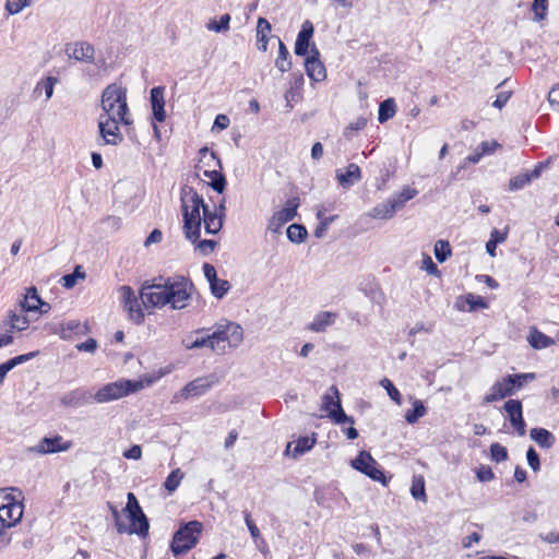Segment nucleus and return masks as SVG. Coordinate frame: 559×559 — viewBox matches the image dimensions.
<instances>
[{
  "instance_id": "f257e3e1",
  "label": "nucleus",
  "mask_w": 559,
  "mask_h": 559,
  "mask_svg": "<svg viewBox=\"0 0 559 559\" xmlns=\"http://www.w3.org/2000/svg\"><path fill=\"white\" fill-rule=\"evenodd\" d=\"M102 108L104 112L99 117L116 118L123 124H130L129 108L126 90L117 84L108 85L102 94Z\"/></svg>"
},
{
  "instance_id": "f03ea898",
  "label": "nucleus",
  "mask_w": 559,
  "mask_h": 559,
  "mask_svg": "<svg viewBox=\"0 0 559 559\" xmlns=\"http://www.w3.org/2000/svg\"><path fill=\"white\" fill-rule=\"evenodd\" d=\"M163 287L167 288L171 308L181 310L187 307L188 300L191 298L194 285L188 277L178 275L174 278H166L163 283Z\"/></svg>"
},
{
  "instance_id": "7ed1b4c3",
  "label": "nucleus",
  "mask_w": 559,
  "mask_h": 559,
  "mask_svg": "<svg viewBox=\"0 0 559 559\" xmlns=\"http://www.w3.org/2000/svg\"><path fill=\"white\" fill-rule=\"evenodd\" d=\"M202 531V524L199 521H190L182 524L174 534L170 549L175 556L187 554L192 549L199 539Z\"/></svg>"
},
{
  "instance_id": "20e7f679",
  "label": "nucleus",
  "mask_w": 559,
  "mask_h": 559,
  "mask_svg": "<svg viewBox=\"0 0 559 559\" xmlns=\"http://www.w3.org/2000/svg\"><path fill=\"white\" fill-rule=\"evenodd\" d=\"M140 390V380H118L116 382L107 383L94 394V401L97 403H108L129 394L135 393Z\"/></svg>"
},
{
  "instance_id": "39448f33",
  "label": "nucleus",
  "mask_w": 559,
  "mask_h": 559,
  "mask_svg": "<svg viewBox=\"0 0 559 559\" xmlns=\"http://www.w3.org/2000/svg\"><path fill=\"white\" fill-rule=\"evenodd\" d=\"M321 409L326 412L335 424H354V418L348 416L342 407L340 392L335 385H332L322 396Z\"/></svg>"
},
{
  "instance_id": "423d86ee",
  "label": "nucleus",
  "mask_w": 559,
  "mask_h": 559,
  "mask_svg": "<svg viewBox=\"0 0 559 559\" xmlns=\"http://www.w3.org/2000/svg\"><path fill=\"white\" fill-rule=\"evenodd\" d=\"M24 506L8 493H0V527L3 531L19 523L23 516Z\"/></svg>"
},
{
  "instance_id": "0eeeda50",
  "label": "nucleus",
  "mask_w": 559,
  "mask_h": 559,
  "mask_svg": "<svg viewBox=\"0 0 559 559\" xmlns=\"http://www.w3.org/2000/svg\"><path fill=\"white\" fill-rule=\"evenodd\" d=\"M350 465L356 471L365 474L374 481L386 485V477L383 471L379 467L378 462L367 451H360L356 459L350 462Z\"/></svg>"
},
{
  "instance_id": "6e6552de",
  "label": "nucleus",
  "mask_w": 559,
  "mask_h": 559,
  "mask_svg": "<svg viewBox=\"0 0 559 559\" xmlns=\"http://www.w3.org/2000/svg\"><path fill=\"white\" fill-rule=\"evenodd\" d=\"M215 336L218 346H226L227 343L230 347H237L243 338L242 328L227 320H222L214 326Z\"/></svg>"
},
{
  "instance_id": "1a4fd4ad",
  "label": "nucleus",
  "mask_w": 559,
  "mask_h": 559,
  "mask_svg": "<svg viewBox=\"0 0 559 559\" xmlns=\"http://www.w3.org/2000/svg\"><path fill=\"white\" fill-rule=\"evenodd\" d=\"M169 304L168 292L163 284L142 282V306L145 308H162Z\"/></svg>"
},
{
  "instance_id": "9d476101",
  "label": "nucleus",
  "mask_w": 559,
  "mask_h": 559,
  "mask_svg": "<svg viewBox=\"0 0 559 559\" xmlns=\"http://www.w3.org/2000/svg\"><path fill=\"white\" fill-rule=\"evenodd\" d=\"M300 205L299 198H290L286 201L285 206L275 212L269 219L267 229L272 233H281L282 227L293 221L297 215V209Z\"/></svg>"
},
{
  "instance_id": "9b49d317",
  "label": "nucleus",
  "mask_w": 559,
  "mask_h": 559,
  "mask_svg": "<svg viewBox=\"0 0 559 559\" xmlns=\"http://www.w3.org/2000/svg\"><path fill=\"white\" fill-rule=\"evenodd\" d=\"M122 123V120H118L116 118H105L99 117L98 119V130L100 141L99 145H117L122 141V134L119 131L118 124Z\"/></svg>"
},
{
  "instance_id": "f8f14e48",
  "label": "nucleus",
  "mask_w": 559,
  "mask_h": 559,
  "mask_svg": "<svg viewBox=\"0 0 559 559\" xmlns=\"http://www.w3.org/2000/svg\"><path fill=\"white\" fill-rule=\"evenodd\" d=\"M3 325L9 329H7V333H0V348L9 346L13 343L14 338L12 336V332L17 331H24L28 328L29 321L26 318V316L23 313H16L13 310H10L8 312V320L3 322Z\"/></svg>"
},
{
  "instance_id": "ddd939ff",
  "label": "nucleus",
  "mask_w": 559,
  "mask_h": 559,
  "mask_svg": "<svg viewBox=\"0 0 559 559\" xmlns=\"http://www.w3.org/2000/svg\"><path fill=\"white\" fill-rule=\"evenodd\" d=\"M319 50L313 45L311 55L305 60V69L308 78L314 82H321L326 78L324 64L319 60Z\"/></svg>"
},
{
  "instance_id": "4468645a",
  "label": "nucleus",
  "mask_w": 559,
  "mask_h": 559,
  "mask_svg": "<svg viewBox=\"0 0 559 559\" xmlns=\"http://www.w3.org/2000/svg\"><path fill=\"white\" fill-rule=\"evenodd\" d=\"M152 120L163 122L166 119L165 86H155L150 92Z\"/></svg>"
},
{
  "instance_id": "2eb2a0df",
  "label": "nucleus",
  "mask_w": 559,
  "mask_h": 559,
  "mask_svg": "<svg viewBox=\"0 0 559 559\" xmlns=\"http://www.w3.org/2000/svg\"><path fill=\"white\" fill-rule=\"evenodd\" d=\"M61 442V436L45 437L36 445L28 448V451L38 454H49L68 450L70 445H63Z\"/></svg>"
},
{
  "instance_id": "dca6fc26",
  "label": "nucleus",
  "mask_w": 559,
  "mask_h": 559,
  "mask_svg": "<svg viewBox=\"0 0 559 559\" xmlns=\"http://www.w3.org/2000/svg\"><path fill=\"white\" fill-rule=\"evenodd\" d=\"M121 300L124 309L129 312V316L135 323H140V304L134 295L132 287L123 285L119 287Z\"/></svg>"
},
{
  "instance_id": "f3484780",
  "label": "nucleus",
  "mask_w": 559,
  "mask_h": 559,
  "mask_svg": "<svg viewBox=\"0 0 559 559\" xmlns=\"http://www.w3.org/2000/svg\"><path fill=\"white\" fill-rule=\"evenodd\" d=\"M314 27L313 24L310 21H305L301 25V29L299 31L296 41L294 51L297 56H306L308 53V49L310 46V40L313 36Z\"/></svg>"
},
{
  "instance_id": "a211bd4d",
  "label": "nucleus",
  "mask_w": 559,
  "mask_h": 559,
  "mask_svg": "<svg viewBox=\"0 0 559 559\" xmlns=\"http://www.w3.org/2000/svg\"><path fill=\"white\" fill-rule=\"evenodd\" d=\"M94 401V395L84 389H75L62 395L60 402L67 407H80Z\"/></svg>"
},
{
  "instance_id": "6ab92c4d",
  "label": "nucleus",
  "mask_w": 559,
  "mask_h": 559,
  "mask_svg": "<svg viewBox=\"0 0 559 559\" xmlns=\"http://www.w3.org/2000/svg\"><path fill=\"white\" fill-rule=\"evenodd\" d=\"M214 336H215L214 331L211 334H207L202 337H198L195 340H191V336H189L182 341V344L187 349L209 347V348H211V350H213L215 353L224 354L226 346H218L217 340L213 338Z\"/></svg>"
},
{
  "instance_id": "aec40b11",
  "label": "nucleus",
  "mask_w": 559,
  "mask_h": 559,
  "mask_svg": "<svg viewBox=\"0 0 559 559\" xmlns=\"http://www.w3.org/2000/svg\"><path fill=\"white\" fill-rule=\"evenodd\" d=\"M66 52L70 58H73L78 61H84L87 63L94 62L95 58V49L94 47L86 41H78L74 44V47L71 52V44H68L66 47Z\"/></svg>"
},
{
  "instance_id": "412c9836",
  "label": "nucleus",
  "mask_w": 559,
  "mask_h": 559,
  "mask_svg": "<svg viewBox=\"0 0 559 559\" xmlns=\"http://www.w3.org/2000/svg\"><path fill=\"white\" fill-rule=\"evenodd\" d=\"M112 515L115 519L117 531L128 534H138L140 535V520L131 519L129 522L126 519L124 511L118 512L116 509L112 508Z\"/></svg>"
},
{
  "instance_id": "4be33fe9",
  "label": "nucleus",
  "mask_w": 559,
  "mask_h": 559,
  "mask_svg": "<svg viewBox=\"0 0 559 559\" xmlns=\"http://www.w3.org/2000/svg\"><path fill=\"white\" fill-rule=\"evenodd\" d=\"M336 179L343 188H349L354 183L360 181L361 171L357 164H349L345 171L336 170Z\"/></svg>"
},
{
  "instance_id": "5701e85b",
  "label": "nucleus",
  "mask_w": 559,
  "mask_h": 559,
  "mask_svg": "<svg viewBox=\"0 0 559 559\" xmlns=\"http://www.w3.org/2000/svg\"><path fill=\"white\" fill-rule=\"evenodd\" d=\"M224 214L212 212L209 206H203V222L205 233L210 235L217 234L223 227Z\"/></svg>"
},
{
  "instance_id": "b1692460",
  "label": "nucleus",
  "mask_w": 559,
  "mask_h": 559,
  "mask_svg": "<svg viewBox=\"0 0 559 559\" xmlns=\"http://www.w3.org/2000/svg\"><path fill=\"white\" fill-rule=\"evenodd\" d=\"M511 395L513 394L509 388V384L506 378H502L500 381H497L492 384L490 392L484 397V403H493Z\"/></svg>"
},
{
  "instance_id": "393cba45",
  "label": "nucleus",
  "mask_w": 559,
  "mask_h": 559,
  "mask_svg": "<svg viewBox=\"0 0 559 559\" xmlns=\"http://www.w3.org/2000/svg\"><path fill=\"white\" fill-rule=\"evenodd\" d=\"M336 319V313L330 311H321L319 312L313 321L308 325V330L312 332H324L329 326H331Z\"/></svg>"
},
{
  "instance_id": "a878e982",
  "label": "nucleus",
  "mask_w": 559,
  "mask_h": 559,
  "mask_svg": "<svg viewBox=\"0 0 559 559\" xmlns=\"http://www.w3.org/2000/svg\"><path fill=\"white\" fill-rule=\"evenodd\" d=\"M85 329L79 320H70L66 323H60L58 329H55L52 332L59 334L62 340H70L74 334H85Z\"/></svg>"
},
{
  "instance_id": "bb28decb",
  "label": "nucleus",
  "mask_w": 559,
  "mask_h": 559,
  "mask_svg": "<svg viewBox=\"0 0 559 559\" xmlns=\"http://www.w3.org/2000/svg\"><path fill=\"white\" fill-rule=\"evenodd\" d=\"M271 24L265 17H259L257 22V48L265 52L267 50L269 34L271 33Z\"/></svg>"
},
{
  "instance_id": "cd10ccee",
  "label": "nucleus",
  "mask_w": 559,
  "mask_h": 559,
  "mask_svg": "<svg viewBox=\"0 0 559 559\" xmlns=\"http://www.w3.org/2000/svg\"><path fill=\"white\" fill-rule=\"evenodd\" d=\"M530 437L543 449H550L556 442L555 436L545 428H532Z\"/></svg>"
},
{
  "instance_id": "c85d7f7f",
  "label": "nucleus",
  "mask_w": 559,
  "mask_h": 559,
  "mask_svg": "<svg viewBox=\"0 0 559 559\" xmlns=\"http://www.w3.org/2000/svg\"><path fill=\"white\" fill-rule=\"evenodd\" d=\"M211 388V383L206 379H195L189 382L182 390L181 396L188 399L204 394Z\"/></svg>"
},
{
  "instance_id": "c756f323",
  "label": "nucleus",
  "mask_w": 559,
  "mask_h": 559,
  "mask_svg": "<svg viewBox=\"0 0 559 559\" xmlns=\"http://www.w3.org/2000/svg\"><path fill=\"white\" fill-rule=\"evenodd\" d=\"M180 201L182 204H189L191 206H197L203 211V206H209L205 204L203 198L199 195V193L189 186H183L180 190Z\"/></svg>"
},
{
  "instance_id": "7c9ffc66",
  "label": "nucleus",
  "mask_w": 559,
  "mask_h": 559,
  "mask_svg": "<svg viewBox=\"0 0 559 559\" xmlns=\"http://www.w3.org/2000/svg\"><path fill=\"white\" fill-rule=\"evenodd\" d=\"M40 297L35 286H31L26 289V294L24 299L20 301L21 310L23 312L37 311L38 302H40Z\"/></svg>"
},
{
  "instance_id": "2f4dec72",
  "label": "nucleus",
  "mask_w": 559,
  "mask_h": 559,
  "mask_svg": "<svg viewBox=\"0 0 559 559\" xmlns=\"http://www.w3.org/2000/svg\"><path fill=\"white\" fill-rule=\"evenodd\" d=\"M278 41V56L275 60V67L281 71L282 73H285L290 70L292 68V59L290 53L285 46V44L277 38Z\"/></svg>"
},
{
  "instance_id": "473e14b6",
  "label": "nucleus",
  "mask_w": 559,
  "mask_h": 559,
  "mask_svg": "<svg viewBox=\"0 0 559 559\" xmlns=\"http://www.w3.org/2000/svg\"><path fill=\"white\" fill-rule=\"evenodd\" d=\"M202 221L195 218H183V233L188 240L197 242L201 236Z\"/></svg>"
},
{
  "instance_id": "72a5a7b5",
  "label": "nucleus",
  "mask_w": 559,
  "mask_h": 559,
  "mask_svg": "<svg viewBox=\"0 0 559 559\" xmlns=\"http://www.w3.org/2000/svg\"><path fill=\"white\" fill-rule=\"evenodd\" d=\"M203 175L211 179V182L209 186L216 191L217 193H223L226 189V178L224 174L219 170L212 169V170H204Z\"/></svg>"
},
{
  "instance_id": "f704fd0d",
  "label": "nucleus",
  "mask_w": 559,
  "mask_h": 559,
  "mask_svg": "<svg viewBox=\"0 0 559 559\" xmlns=\"http://www.w3.org/2000/svg\"><path fill=\"white\" fill-rule=\"evenodd\" d=\"M530 345L535 349H543L549 347L551 344H554V340L537 329H532L528 338H527Z\"/></svg>"
},
{
  "instance_id": "c9c22d12",
  "label": "nucleus",
  "mask_w": 559,
  "mask_h": 559,
  "mask_svg": "<svg viewBox=\"0 0 559 559\" xmlns=\"http://www.w3.org/2000/svg\"><path fill=\"white\" fill-rule=\"evenodd\" d=\"M508 237V228L506 230H499L493 228L490 233V239L486 242V252L490 257L496 255V249L499 243H502L507 240Z\"/></svg>"
},
{
  "instance_id": "e433bc0d",
  "label": "nucleus",
  "mask_w": 559,
  "mask_h": 559,
  "mask_svg": "<svg viewBox=\"0 0 559 559\" xmlns=\"http://www.w3.org/2000/svg\"><path fill=\"white\" fill-rule=\"evenodd\" d=\"M396 112V104L394 98H386L379 105L378 121L384 123L394 117Z\"/></svg>"
},
{
  "instance_id": "4c0bfd02",
  "label": "nucleus",
  "mask_w": 559,
  "mask_h": 559,
  "mask_svg": "<svg viewBox=\"0 0 559 559\" xmlns=\"http://www.w3.org/2000/svg\"><path fill=\"white\" fill-rule=\"evenodd\" d=\"M509 388L514 394L518 390L522 389L528 380L535 379V373H513L504 377Z\"/></svg>"
},
{
  "instance_id": "58836bf2",
  "label": "nucleus",
  "mask_w": 559,
  "mask_h": 559,
  "mask_svg": "<svg viewBox=\"0 0 559 559\" xmlns=\"http://www.w3.org/2000/svg\"><path fill=\"white\" fill-rule=\"evenodd\" d=\"M395 214L394 205H391L389 200L383 203L377 204L369 213V216L377 219H389Z\"/></svg>"
},
{
  "instance_id": "ea45409f",
  "label": "nucleus",
  "mask_w": 559,
  "mask_h": 559,
  "mask_svg": "<svg viewBox=\"0 0 559 559\" xmlns=\"http://www.w3.org/2000/svg\"><path fill=\"white\" fill-rule=\"evenodd\" d=\"M286 235L290 242L301 243L306 240L308 231L304 225L295 223L288 226Z\"/></svg>"
},
{
  "instance_id": "a19ab883",
  "label": "nucleus",
  "mask_w": 559,
  "mask_h": 559,
  "mask_svg": "<svg viewBox=\"0 0 559 559\" xmlns=\"http://www.w3.org/2000/svg\"><path fill=\"white\" fill-rule=\"evenodd\" d=\"M426 407L424 403L420 400H414L413 401V408L408 409L405 413V420L413 425L419 420V418L424 417L426 415Z\"/></svg>"
},
{
  "instance_id": "79ce46f5",
  "label": "nucleus",
  "mask_w": 559,
  "mask_h": 559,
  "mask_svg": "<svg viewBox=\"0 0 559 559\" xmlns=\"http://www.w3.org/2000/svg\"><path fill=\"white\" fill-rule=\"evenodd\" d=\"M126 519L130 522L131 519L140 520V504L136 496L133 492L128 493L127 506L122 509Z\"/></svg>"
},
{
  "instance_id": "37998d69",
  "label": "nucleus",
  "mask_w": 559,
  "mask_h": 559,
  "mask_svg": "<svg viewBox=\"0 0 559 559\" xmlns=\"http://www.w3.org/2000/svg\"><path fill=\"white\" fill-rule=\"evenodd\" d=\"M230 20L231 17L228 13L223 14L219 17V21H216L215 19L210 20L206 24V28L215 33L227 32L229 29Z\"/></svg>"
},
{
  "instance_id": "c03bdc74",
  "label": "nucleus",
  "mask_w": 559,
  "mask_h": 559,
  "mask_svg": "<svg viewBox=\"0 0 559 559\" xmlns=\"http://www.w3.org/2000/svg\"><path fill=\"white\" fill-rule=\"evenodd\" d=\"M38 355H39V352L34 350V352H29L26 354H22V355L12 357L2 364L4 365V367L7 368L8 371H11L16 366L27 362V361L32 360L33 358L37 357Z\"/></svg>"
},
{
  "instance_id": "a18cd8bd",
  "label": "nucleus",
  "mask_w": 559,
  "mask_h": 559,
  "mask_svg": "<svg viewBox=\"0 0 559 559\" xmlns=\"http://www.w3.org/2000/svg\"><path fill=\"white\" fill-rule=\"evenodd\" d=\"M433 252L438 262H445L452 253L449 241L442 239L438 240L435 243Z\"/></svg>"
},
{
  "instance_id": "49530a36",
  "label": "nucleus",
  "mask_w": 559,
  "mask_h": 559,
  "mask_svg": "<svg viewBox=\"0 0 559 559\" xmlns=\"http://www.w3.org/2000/svg\"><path fill=\"white\" fill-rule=\"evenodd\" d=\"M316 443V438L301 437L295 442V447L293 450V456L297 457L302 455L307 451L311 450Z\"/></svg>"
},
{
  "instance_id": "de8ad7c7",
  "label": "nucleus",
  "mask_w": 559,
  "mask_h": 559,
  "mask_svg": "<svg viewBox=\"0 0 559 559\" xmlns=\"http://www.w3.org/2000/svg\"><path fill=\"white\" fill-rule=\"evenodd\" d=\"M182 478L183 473L180 471V468L171 471L164 481L165 489L170 493L174 492L179 487Z\"/></svg>"
},
{
  "instance_id": "09e8293b",
  "label": "nucleus",
  "mask_w": 559,
  "mask_h": 559,
  "mask_svg": "<svg viewBox=\"0 0 559 559\" xmlns=\"http://www.w3.org/2000/svg\"><path fill=\"white\" fill-rule=\"evenodd\" d=\"M531 10L534 13V21L542 22L548 12V0H533Z\"/></svg>"
},
{
  "instance_id": "8fccbe9b",
  "label": "nucleus",
  "mask_w": 559,
  "mask_h": 559,
  "mask_svg": "<svg viewBox=\"0 0 559 559\" xmlns=\"http://www.w3.org/2000/svg\"><path fill=\"white\" fill-rule=\"evenodd\" d=\"M78 278H85V273L82 271L81 265H76L72 273L63 275L61 284L64 288L70 289L75 286Z\"/></svg>"
},
{
  "instance_id": "3c124183",
  "label": "nucleus",
  "mask_w": 559,
  "mask_h": 559,
  "mask_svg": "<svg viewBox=\"0 0 559 559\" xmlns=\"http://www.w3.org/2000/svg\"><path fill=\"white\" fill-rule=\"evenodd\" d=\"M58 79L56 76H47L46 79L39 81L35 87V93L44 91L46 95V99H50L53 94V87Z\"/></svg>"
},
{
  "instance_id": "603ef678",
  "label": "nucleus",
  "mask_w": 559,
  "mask_h": 559,
  "mask_svg": "<svg viewBox=\"0 0 559 559\" xmlns=\"http://www.w3.org/2000/svg\"><path fill=\"white\" fill-rule=\"evenodd\" d=\"M200 163H202L206 167H211V163L215 162L216 165L222 168L221 159L217 157L216 153L211 151L207 146H203L199 151Z\"/></svg>"
},
{
  "instance_id": "864d4df0",
  "label": "nucleus",
  "mask_w": 559,
  "mask_h": 559,
  "mask_svg": "<svg viewBox=\"0 0 559 559\" xmlns=\"http://www.w3.org/2000/svg\"><path fill=\"white\" fill-rule=\"evenodd\" d=\"M464 299L468 306V311H476L477 309L488 308L487 301L481 296H477V295L469 293V294L465 295Z\"/></svg>"
},
{
  "instance_id": "5fc2aeb1",
  "label": "nucleus",
  "mask_w": 559,
  "mask_h": 559,
  "mask_svg": "<svg viewBox=\"0 0 559 559\" xmlns=\"http://www.w3.org/2000/svg\"><path fill=\"white\" fill-rule=\"evenodd\" d=\"M503 408L508 414L509 420L523 415L522 402L520 400H509L504 403Z\"/></svg>"
},
{
  "instance_id": "6e6d98bb",
  "label": "nucleus",
  "mask_w": 559,
  "mask_h": 559,
  "mask_svg": "<svg viewBox=\"0 0 559 559\" xmlns=\"http://www.w3.org/2000/svg\"><path fill=\"white\" fill-rule=\"evenodd\" d=\"M411 493H412L413 498L416 500H421V501L426 500L425 481L421 476L415 477L413 479Z\"/></svg>"
},
{
  "instance_id": "4d7b16f0",
  "label": "nucleus",
  "mask_w": 559,
  "mask_h": 559,
  "mask_svg": "<svg viewBox=\"0 0 559 559\" xmlns=\"http://www.w3.org/2000/svg\"><path fill=\"white\" fill-rule=\"evenodd\" d=\"M230 287H231L230 283L227 280L218 278L217 284L212 283V286L210 287V289L214 297H216L217 299H222L228 293Z\"/></svg>"
},
{
  "instance_id": "13d9d810",
  "label": "nucleus",
  "mask_w": 559,
  "mask_h": 559,
  "mask_svg": "<svg viewBox=\"0 0 559 559\" xmlns=\"http://www.w3.org/2000/svg\"><path fill=\"white\" fill-rule=\"evenodd\" d=\"M171 369L169 367L160 368L157 372H152L145 376H142V389L146 386H151L154 382L159 380L163 376L169 373Z\"/></svg>"
},
{
  "instance_id": "bf43d9fd",
  "label": "nucleus",
  "mask_w": 559,
  "mask_h": 559,
  "mask_svg": "<svg viewBox=\"0 0 559 559\" xmlns=\"http://www.w3.org/2000/svg\"><path fill=\"white\" fill-rule=\"evenodd\" d=\"M490 457L492 461L499 463L508 459V450L506 447L498 442L490 445Z\"/></svg>"
},
{
  "instance_id": "052dcab7",
  "label": "nucleus",
  "mask_w": 559,
  "mask_h": 559,
  "mask_svg": "<svg viewBox=\"0 0 559 559\" xmlns=\"http://www.w3.org/2000/svg\"><path fill=\"white\" fill-rule=\"evenodd\" d=\"M194 243H195V249L199 250V252L204 257L212 253L214 251V249L216 248V246L218 245V242L214 239L201 240L200 238Z\"/></svg>"
},
{
  "instance_id": "680f3d73",
  "label": "nucleus",
  "mask_w": 559,
  "mask_h": 559,
  "mask_svg": "<svg viewBox=\"0 0 559 559\" xmlns=\"http://www.w3.org/2000/svg\"><path fill=\"white\" fill-rule=\"evenodd\" d=\"M380 385L388 392L392 401L399 405L401 404V394L391 380L384 378L380 381Z\"/></svg>"
},
{
  "instance_id": "e2e57ef3",
  "label": "nucleus",
  "mask_w": 559,
  "mask_h": 559,
  "mask_svg": "<svg viewBox=\"0 0 559 559\" xmlns=\"http://www.w3.org/2000/svg\"><path fill=\"white\" fill-rule=\"evenodd\" d=\"M530 182H531L530 181V177L527 176L526 173L520 174V175L514 176V177H512L510 179V181H509V189L511 191H518V190L523 189Z\"/></svg>"
},
{
  "instance_id": "0e129e2a",
  "label": "nucleus",
  "mask_w": 559,
  "mask_h": 559,
  "mask_svg": "<svg viewBox=\"0 0 559 559\" xmlns=\"http://www.w3.org/2000/svg\"><path fill=\"white\" fill-rule=\"evenodd\" d=\"M526 460L528 466L534 471L538 472L540 469V460L539 454L533 447H530L526 451Z\"/></svg>"
},
{
  "instance_id": "69168bd1",
  "label": "nucleus",
  "mask_w": 559,
  "mask_h": 559,
  "mask_svg": "<svg viewBox=\"0 0 559 559\" xmlns=\"http://www.w3.org/2000/svg\"><path fill=\"white\" fill-rule=\"evenodd\" d=\"M338 216L337 215H331V216H328L326 218H322V222L319 223V225L317 226V228L314 229V237L317 238H321L323 237V235L325 234V231L328 230L329 226L337 218Z\"/></svg>"
},
{
  "instance_id": "338daca9",
  "label": "nucleus",
  "mask_w": 559,
  "mask_h": 559,
  "mask_svg": "<svg viewBox=\"0 0 559 559\" xmlns=\"http://www.w3.org/2000/svg\"><path fill=\"white\" fill-rule=\"evenodd\" d=\"M476 478L481 483L491 481L495 478V474L490 466L481 465L476 469Z\"/></svg>"
},
{
  "instance_id": "774afa93",
  "label": "nucleus",
  "mask_w": 559,
  "mask_h": 559,
  "mask_svg": "<svg viewBox=\"0 0 559 559\" xmlns=\"http://www.w3.org/2000/svg\"><path fill=\"white\" fill-rule=\"evenodd\" d=\"M200 211L201 210L197 206H191L189 204L181 203V212H182L183 218H195V219H198V222L202 221Z\"/></svg>"
}]
</instances>
